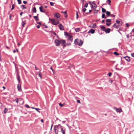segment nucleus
Listing matches in <instances>:
<instances>
[{"mask_svg":"<svg viewBox=\"0 0 134 134\" xmlns=\"http://www.w3.org/2000/svg\"><path fill=\"white\" fill-rule=\"evenodd\" d=\"M3 88L4 89H5V88L4 86H3Z\"/></svg>","mask_w":134,"mask_h":134,"instance_id":"64","label":"nucleus"},{"mask_svg":"<svg viewBox=\"0 0 134 134\" xmlns=\"http://www.w3.org/2000/svg\"><path fill=\"white\" fill-rule=\"evenodd\" d=\"M105 14H102V18H105V19H106V17H105Z\"/></svg>","mask_w":134,"mask_h":134,"instance_id":"28","label":"nucleus"},{"mask_svg":"<svg viewBox=\"0 0 134 134\" xmlns=\"http://www.w3.org/2000/svg\"><path fill=\"white\" fill-rule=\"evenodd\" d=\"M131 56L133 57H134V53L131 54Z\"/></svg>","mask_w":134,"mask_h":134,"instance_id":"47","label":"nucleus"},{"mask_svg":"<svg viewBox=\"0 0 134 134\" xmlns=\"http://www.w3.org/2000/svg\"><path fill=\"white\" fill-rule=\"evenodd\" d=\"M16 102H17V103H18V99H16Z\"/></svg>","mask_w":134,"mask_h":134,"instance_id":"56","label":"nucleus"},{"mask_svg":"<svg viewBox=\"0 0 134 134\" xmlns=\"http://www.w3.org/2000/svg\"><path fill=\"white\" fill-rule=\"evenodd\" d=\"M95 32V30L93 29H91L88 32V33H91L92 34H93Z\"/></svg>","mask_w":134,"mask_h":134,"instance_id":"14","label":"nucleus"},{"mask_svg":"<svg viewBox=\"0 0 134 134\" xmlns=\"http://www.w3.org/2000/svg\"><path fill=\"white\" fill-rule=\"evenodd\" d=\"M116 22L117 23L118 25H119L120 26H121L122 25V24L121 23V22L120 21L118 20H116Z\"/></svg>","mask_w":134,"mask_h":134,"instance_id":"19","label":"nucleus"},{"mask_svg":"<svg viewBox=\"0 0 134 134\" xmlns=\"http://www.w3.org/2000/svg\"><path fill=\"white\" fill-rule=\"evenodd\" d=\"M100 27L101 30L102 31H105V27L103 26H100Z\"/></svg>","mask_w":134,"mask_h":134,"instance_id":"18","label":"nucleus"},{"mask_svg":"<svg viewBox=\"0 0 134 134\" xmlns=\"http://www.w3.org/2000/svg\"><path fill=\"white\" fill-rule=\"evenodd\" d=\"M22 14H23V12H21L20 13V15L21 16H22Z\"/></svg>","mask_w":134,"mask_h":134,"instance_id":"54","label":"nucleus"},{"mask_svg":"<svg viewBox=\"0 0 134 134\" xmlns=\"http://www.w3.org/2000/svg\"><path fill=\"white\" fill-rule=\"evenodd\" d=\"M110 13L109 12L107 11L106 12V14H107V15H110Z\"/></svg>","mask_w":134,"mask_h":134,"instance_id":"30","label":"nucleus"},{"mask_svg":"<svg viewBox=\"0 0 134 134\" xmlns=\"http://www.w3.org/2000/svg\"><path fill=\"white\" fill-rule=\"evenodd\" d=\"M50 5L51 6H53L54 5V3L53 2H50Z\"/></svg>","mask_w":134,"mask_h":134,"instance_id":"34","label":"nucleus"},{"mask_svg":"<svg viewBox=\"0 0 134 134\" xmlns=\"http://www.w3.org/2000/svg\"><path fill=\"white\" fill-rule=\"evenodd\" d=\"M13 52L14 53H15V52H16V51L15 50H14L13 51Z\"/></svg>","mask_w":134,"mask_h":134,"instance_id":"61","label":"nucleus"},{"mask_svg":"<svg viewBox=\"0 0 134 134\" xmlns=\"http://www.w3.org/2000/svg\"><path fill=\"white\" fill-rule=\"evenodd\" d=\"M88 3H86L84 7H87L88 6Z\"/></svg>","mask_w":134,"mask_h":134,"instance_id":"40","label":"nucleus"},{"mask_svg":"<svg viewBox=\"0 0 134 134\" xmlns=\"http://www.w3.org/2000/svg\"><path fill=\"white\" fill-rule=\"evenodd\" d=\"M23 3L25 4H26L27 3V2L26 1H23Z\"/></svg>","mask_w":134,"mask_h":134,"instance_id":"43","label":"nucleus"},{"mask_svg":"<svg viewBox=\"0 0 134 134\" xmlns=\"http://www.w3.org/2000/svg\"><path fill=\"white\" fill-rule=\"evenodd\" d=\"M41 121L42 122H43V119H42L41 120Z\"/></svg>","mask_w":134,"mask_h":134,"instance_id":"57","label":"nucleus"},{"mask_svg":"<svg viewBox=\"0 0 134 134\" xmlns=\"http://www.w3.org/2000/svg\"><path fill=\"white\" fill-rule=\"evenodd\" d=\"M35 109L36 110V111L39 112V113H40V111H38V110H40V109H38V108H35Z\"/></svg>","mask_w":134,"mask_h":134,"instance_id":"36","label":"nucleus"},{"mask_svg":"<svg viewBox=\"0 0 134 134\" xmlns=\"http://www.w3.org/2000/svg\"><path fill=\"white\" fill-rule=\"evenodd\" d=\"M38 76L40 77L41 78H42V76L41 75L40 73L39 74H38Z\"/></svg>","mask_w":134,"mask_h":134,"instance_id":"45","label":"nucleus"},{"mask_svg":"<svg viewBox=\"0 0 134 134\" xmlns=\"http://www.w3.org/2000/svg\"><path fill=\"white\" fill-rule=\"evenodd\" d=\"M40 11L41 12L45 13L46 11V9L42 8V6H41L39 7Z\"/></svg>","mask_w":134,"mask_h":134,"instance_id":"11","label":"nucleus"},{"mask_svg":"<svg viewBox=\"0 0 134 134\" xmlns=\"http://www.w3.org/2000/svg\"><path fill=\"white\" fill-rule=\"evenodd\" d=\"M89 3H90V4L92 6V2H89Z\"/></svg>","mask_w":134,"mask_h":134,"instance_id":"49","label":"nucleus"},{"mask_svg":"<svg viewBox=\"0 0 134 134\" xmlns=\"http://www.w3.org/2000/svg\"><path fill=\"white\" fill-rule=\"evenodd\" d=\"M86 9L85 8H84L83 10V12H85L86 10Z\"/></svg>","mask_w":134,"mask_h":134,"instance_id":"42","label":"nucleus"},{"mask_svg":"<svg viewBox=\"0 0 134 134\" xmlns=\"http://www.w3.org/2000/svg\"><path fill=\"white\" fill-rule=\"evenodd\" d=\"M111 15L113 17H114L115 16V15H114L112 14V15Z\"/></svg>","mask_w":134,"mask_h":134,"instance_id":"60","label":"nucleus"},{"mask_svg":"<svg viewBox=\"0 0 134 134\" xmlns=\"http://www.w3.org/2000/svg\"><path fill=\"white\" fill-rule=\"evenodd\" d=\"M51 70H52V71H53V70L52 69V67H51Z\"/></svg>","mask_w":134,"mask_h":134,"instance_id":"62","label":"nucleus"},{"mask_svg":"<svg viewBox=\"0 0 134 134\" xmlns=\"http://www.w3.org/2000/svg\"><path fill=\"white\" fill-rule=\"evenodd\" d=\"M66 35L68 37V40L72 42L73 40L72 36L71 35L68 34L67 33H66Z\"/></svg>","mask_w":134,"mask_h":134,"instance_id":"8","label":"nucleus"},{"mask_svg":"<svg viewBox=\"0 0 134 134\" xmlns=\"http://www.w3.org/2000/svg\"><path fill=\"white\" fill-rule=\"evenodd\" d=\"M83 43V42L81 40H79L78 39H75L74 41L75 45H78L79 46H81Z\"/></svg>","mask_w":134,"mask_h":134,"instance_id":"3","label":"nucleus"},{"mask_svg":"<svg viewBox=\"0 0 134 134\" xmlns=\"http://www.w3.org/2000/svg\"><path fill=\"white\" fill-rule=\"evenodd\" d=\"M77 102L79 103H81V102H80V100H77Z\"/></svg>","mask_w":134,"mask_h":134,"instance_id":"46","label":"nucleus"},{"mask_svg":"<svg viewBox=\"0 0 134 134\" xmlns=\"http://www.w3.org/2000/svg\"><path fill=\"white\" fill-rule=\"evenodd\" d=\"M104 20H102V23H104Z\"/></svg>","mask_w":134,"mask_h":134,"instance_id":"53","label":"nucleus"},{"mask_svg":"<svg viewBox=\"0 0 134 134\" xmlns=\"http://www.w3.org/2000/svg\"><path fill=\"white\" fill-rule=\"evenodd\" d=\"M14 5H15L14 4H13L12 5V8H11L12 10H13L14 9Z\"/></svg>","mask_w":134,"mask_h":134,"instance_id":"37","label":"nucleus"},{"mask_svg":"<svg viewBox=\"0 0 134 134\" xmlns=\"http://www.w3.org/2000/svg\"><path fill=\"white\" fill-rule=\"evenodd\" d=\"M8 111V109H7L6 108H5L4 109V113H5Z\"/></svg>","mask_w":134,"mask_h":134,"instance_id":"31","label":"nucleus"},{"mask_svg":"<svg viewBox=\"0 0 134 134\" xmlns=\"http://www.w3.org/2000/svg\"><path fill=\"white\" fill-rule=\"evenodd\" d=\"M25 106L27 108H30V107H29V105H25Z\"/></svg>","mask_w":134,"mask_h":134,"instance_id":"44","label":"nucleus"},{"mask_svg":"<svg viewBox=\"0 0 134 134\" xmlns=\"http://www.w3.org/2000/svg\"><path fill=\"white\" fill-rule=\"evenodd\" d=\"M102 11L103 12L105 13L106 12V10L104 8H102Z\"/></svg>","mask_w":134,"mask_h":134,"instance_id":"29","label":"nucleus"},{"mask_svg":"<svg viewBox=\"0 0 134 134\" xmlns=\"http://www.w3.org/2000/svg\"><path fill=\"white\" fill-rule=\"evenodd\" d=\"M36 27L37 29H39L40 27V26L39 25H38Z\"/></svg>","mask_w":134,"mask_h":134,"instance_id":"51","label":"nucleus"},{"mask_svg":"<svg viewBox=\"0 0 134 134\" xmlns=\"http://www.w3.org/2000/svg\"><path fill=\"white\" fill-rule=\"evenodd\" d=\"M32 11L33 12L36 13V10L35 7H34V8Z\"/></svg>","mask_w":134,"mask_h":134,"instance_id":"25","label":"nucleus"},{"mask_svg":"<svg viewBox=\"0 0 134 134\" xmlns=\"http://www.w3.org/2000/svg\"><path fill=\"white\" fill-rule=\"evenodd\" d=\"M110 29L108 28H107L106 29H105L104 31L105 32L106 34L109 33L110 32Z\"/></svg>","mask_w":134,"mask_h":134,"instance_id":"13","label":"nucleus"},{"mask_svg":"<svg viewBox=\"0 0 134 134\" xmlns=\"http://www.w3.org/2000/svg\"><path fill=\"white\" fill-rule=\"evenodd\" d=\"M61 13H64V14L65 15V17H66L67 16V15L66 14L67 13H66V11H65V12L62 11L61 12Z\"/></svg>","mask_w":134,"mask_h":134,"instance_id":"22","label":"nucleus"},{"mask_svg":"<svg viewBox=\"0 0 134 134\" xmlns=\"http://www.w3.org/2000/svg\"><path fill=\"white\" fill-rule=\"evenodd\" d=\"M58 26L60 30H64V27L61 24H60Z\"/></svg>","mask_w":134,"mask_h":134,"instance_id":"10","label":"nucleus"},{"mask_svg":"<svg viewBox=\"0 0 134 134\" xmlns=\"http://www.w3.org/2000/svg\"><path fill=\"white\" fill-rule=\"evenodd\" d=\"M76 19H77L78 18V12H76Z\"/></svg>","mask_w":134,"mask_h":134,"instance_id":"41","label":"nucleus"},{"mask_svg":"<svg viewBox=\"0 0 134 134\" xmlns=\"http://www.w3.org/2000/svg\"><path fill=\"white\" fill-rule=\"evenodd\" d=\"M54 43L55 46H58L60 45V44H62L64 46H65V41L64 40H58L55 39V40Z\"/></svg>","mask_w":134,"mask_h":134,"instance_id":"1","label":"nucleus"},{"mask_svg":"<svg viewBox=\"0 0 134 134\" xmlns=\"http://www.w3.org/2000/svg\"><path fill=\"white\" fill-rule=\"evenodd\" d=\"M126 26L127 27H128L129 26V24L128 23H126Z\"/></svg>","mask_w":134,"mask_h":134,"instance_id":"52","label":"nucleus"},{"mask_svg":"<svg viewBox=\"0 0 134 134\" xmlns=\"http://www.w3.org/2000/svg\"><path fill=\"white\" fill-rule=\"evenodd\" d=\"M17 88L18 90L19 91H20L21 90V85L19 84H18Z\"/></svg>","mask_w":134,"mask_h":134,"instance_id":"17","label":"nucleus"},{"mask_svg":"<svg viewBox=\"0 0 134 134\" xmlns=\"http://www.w3.org/2000/svg\"><path fill=\"white\" fill-rule=\"evenodd\" d=\"M106 24L107 26H109V25L111 24V21L110 19H107L106 20Z\"/></svg>","mask_w":134,"mask_h":134,"instance_id":"9","label":"nucleus"},{"mask_svg":"<svg viewBox=\"0 0 134 134\" xmlns=\"http://www.w3.org/2000/svg\"><path fill=\"white\" fill-rule=\"evenodd\" d=\"M65 121H62V122L63 123V124H64V123H65Z\"/></svg>","mask_w":134,"mask_h":134,"instance_id":"58","label":"nucleus"},{"mask_svg":"<svg viewBox=\"0 0 134 134\" xmlns=\"http://www.w3.org/2000/svg\"><path fill=\"white\" fill-rule=\"evenodd\" d=\"M67 45H71V44L70 43H69L67 44Z\"/></svg>","mask_w":134,"mask_h":134,"instance_id":"59","label":"nucleus"},{"mask_svg":"<svg viewBox=\"0 0 134 134\" xmlns=\"http://www.w3.org/2000/svg\"><path fill=\"white\" fill-rule=\"evenodd\" d=\"M9 19L10 20H12V19H11V15H9Z\"/></svg>","mask_w":134,"mask_h":134,"instance_id":"50","label":"nucleus"},{"mask_svg":"<svg viewBox=\"0 0 134 134\" xmlns=\"http://www.w3.org/2000/svg\"><path fill=\"white\" fill-rule=\"evenodd\" d=\"M111 72H109L108 74V75L109 76H110L111 75Z\"/></svg>","mask_w":134,"mask_h":134,"instance_id":"39","label":"nucleus"},{"mask_svg":"<svg viewBox=\"0 0 134 134\" xmlns=\"http://www.w3.org/2000/svg\"><path fill=\"white\" fill-rule=\"evenodd\" d=\"M18 46H19L20 45V44L19 43H18Z\"/></svg>","mask_w":134,"mask_h":134,"instance_id":"63","label":"nucleus"},{"mask_svg":"<svg viewBox=\"0 0 134 134\" xmlns=\"http://www.w3.org/2000/svg\"><path fill=\"white\" fill-rule=\"evenodd\" d=\"M75 31L76 32H79V28H77V29H76L75 30Z\"/></svg>","mask_w":134,"mask_h":134,"instance_id":"35","label":"nucleus"},{"mask_svg":"<svg viewBox=\"0 0 134 134\" xmlns=\"http://www.w3.org/2000/svg\"><path fill=\"white\" fill-rule=\"evenodd\" d=\"M91 27L92 28H95L96 27V24H93L91 26Z\"/></svg>","mask_w":134,"mask_h":134,"instance_id":"23","label":"nucleus"},{"mask_svg":"<svg viewBox=\"0 0 134 134\" xmlns=\"http://www.w3.org/2000/svg\"><path fill=\"white\" fill-rule=\"evenodd\" d=\"M60 124H59L58 125H56L54 126V130L55 133L56 134H58V130H57V129H58V127L59 126L60 127Z\"/></svg>","mask_w":134,"mask_h":134,"instance_id":"4","label":"nucleus"},{"mask_svg":"<svg viewBox=\"0 0 134 134\" xmlns=\"http://www.w3.org/2000/svg\"><path fill=\"white\" fill-rule=\"evenodd\" d=\"M59 105H60V106L61 107H63V106H64L65 105V104H62L61 103H59Z\"/></svg>","mask_w":134,"mask_h":134,"instance_id":"26","label":"nucleus"},{"mask_svg":"<svg viewBox=\"0 0 134 134\" xmlns=\"http://www.w3.org/2000/svg\"><path fill=\"white\" fill-rule=\"evenodd\" d=\"M114 109L115 110L117 113H120L122 111V110L121 108H118L116 107H114Z\"/></svg>","mask_w":134,"mask_h":134,"instance_id":"5","label":"nucleus"},{"mask_svg":"<svg viewBox=\"0 0 134 134\" xmlns=\"http://www.w3.org/2000/svg\"><path fill=\"white\" fill-rule=\"evenodd\" d=\"M124 58H125L127 62H129L130 61V59L129 57L128 56H126L124 57Z\"/></svg>","mask_w":134,"mask_h":134,"instance_id":"16","label":"nucleus"},{"mask_svg":"<svg viewBox=\"0 0 134 134\" xmlns=\"http://www.w3.org/2000/svg\"><path fill=\"white\" fill-rule=\"evenodd\" d=\"M61 131L63 134H65V129H63L62 126H60Z\"/></svg>","mask_w":134,"mask_h":134,"instance_id":"12","label":"nucleus"},{"mask_svg":"<svg viewBox=\"0 0 134 134\" xmlns=\"http://www.w3.org/2000/svg\"><path fill=\"white\" fill-rule=\"evenodd\" d=\"M114 54H115V55H119V54L118 53L116 52H114Z\"/></svg>","mask_w":134,"mask_h":134,"instance_id":"38","label":"nucleus"},{"mask_svg":"<svg viewBox=\"0 0 134 134\" xmlns=\"http://www.w3.org/2000/svg\"><path fill=\"white\" fill-rule=\"evenodd\" d=\"M53 125L52 124L51 125V130L52 129V127H53Z\"/></svg>","mask_w":134,"mask_h":134,"instance_id":"55","label":"nucleus"},{"mask_svg":"<svg viewBox=\"0 0 134 134\" xmlns=\"http://www.w3.org/2000/svg\"><path fill=\"white\" fill-rule=\"evenodd\" d=\"M17 79L18 80V82L20 83V77L18 75L17 76Z\"/></svg>","mask_w":134,"mask_h":134,"instance_id":"24","label":"nucleus"},{"mask_svg":"<svg viewBox=\"0 0 134 134\" xmlns=\"http://www.w3.org/2000/svg\"><path fill=\"white\" fill-rule=\"evenodd\" d=\"M54 17L58 19L60 17V15L59 13H54Z\"/></svg>","mask_w":134,"mask_h":134,"instance_id":"6","label":"nucleus"},{"mask_svg":"<svg viewBox=\"0 0 134 134\" xmlns=\"http://www.w3.org/2000/svg\"><path fill=\"white\" fill-rule=\"evenodd\" d=\"M92 9H96L97 7V5L95 3V2L94 1H93V2H92Z\"/></svg>","mask_w":134,"mask_h":134,"instance_id":"7","label":"nucleus"},{"mask_svg":"<svg viewBox=\"0 0 134 134\" xmlns=\"http://www.w3.org/2000/svg\"><path fill=\"white\" fill-rule=\"evenodd\" d=\"M49 20L51 21L52 24L54 25H58L59 23V21L58 20L54 18H49Z\"/></svg>","mask_w":134,"mask_h":134,"instance_id":"2","label":"nucleus"},{"mask_svg":"<svg viewBox=\"0 0 134 134\" xmlns=\"http://www.w3.org/2000/svg\"><path fill=\"white\" fill-rule=\"evenodd\" d=\"M26 20L23 21L22 22V26L23 27H24L25 26V25L26 24Z\"/></svg>","mask_w":134,"mask_h":134,"instance_id":"21","label":"nucleus"},{"mask_svg":"<svg viewBox=\"0 0 134 134\" xmlns=\"http://www.w3.org/2000/svg\"><path fill=\"white\" fill-rule=\"evenodd\" d=\"M120 26L119 25H116V23H115L113 26V27H115L116 29H117Z\"/></svg>","mask_w":134,"mask_h":134,"instance_id":"15","label":"nucleus"},{"mask_svg":"<svg viewBox=\"0 0 134 134\" xmlns=\"http://www.w3.org/2000/svg\"><path fill=\"white\" fill-rule=\"evenodd\" d=\"M18 3L19 4H20L21 3V0H17Z\"/></svg>","mask_w":134,"mask_h":134,"instance_id":"33","label":"nucleus"},{"mask_svg":"<svg viewBox=\"0 0 134 134\" xmlns=\"http://www.w3.org/2000/svg\"><path fill=\"white\" fill-rule=\"evenodd\" d=\"M129 34H128L126 35L127 38H129Z\"/></svg>","mask_w":134,"mask_h":134,"instance_id":"48","label":"nucleus"},{"mask_svg":"<svg viewBox=\"0 0 134 134\" xmlns=\"http://www.w3.org/2000/svg\"><path fill=\"white\" fill-rule=\"evenodd\" d=\"M107 2H108L109 5H110V3L111 2V1L110 0H107Z\"/></svg>","mask_w":134,"mask_h":134,"instance_id":"32","label":"nucleus"},{"mask_svg":"<svg viewBox=\"0 0 134 134\" xmlns=\"http://www.w3.org/2000/svg\"><path fill=\"white\" fill-rule=\"evenodd\" d=\"M38 15L37 14V15L36 16H34L33 17L35 19V20L36 21H37L39 20L38 17Z\"/></svg>","mask_w":134,"mask_h":134,"instance_id":"20","label":"nucleus"},{"mask_svg":"<svg viewBox=\"0 0 134 134\" xmlns=\"http://www.w3.org/2000/svg\"><path fill=\"white\" fill-rule=\"evenodd\" d=\"M21 8L23 7V9H26L27 8L26 7H25V5H21Z\"/></svg>","mask_w":134,"mask_h":134,"instance_id":"27","label":"nucleus"}]
</instances>
